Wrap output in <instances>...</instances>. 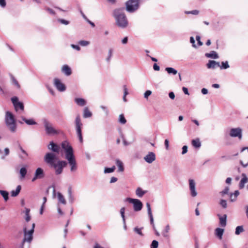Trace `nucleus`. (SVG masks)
<instances>
[{
    "mask_svg": "<svg viewBox=\"0 0 248 248\" xmlns=\"http://www.w3.org/2000/svg\"><path fill=\"white\" fill-rule=\"evenodd\" d=\"M5 123L8 128L13 133L16 131V124L14 115L9 111H7L5 114Z\"/></svg>",
    "mask_w": 248,
    "mask_h": 248,
    "instance_id": "nucleus-4",
    "label": "nucleus"
},
{
    "mask_svg": "<svg viewBox=\"0 0 248 248\" xmlns=\"http://www.w3.org/2000/svg\"><path fill=\"white\" fill-rule=\"evenodd\" d=\"M18 148L20 149V151L22 153V154L19 155V157L22 159V160H25L26 159V158L28 156V153L23 149V148L21 147L20 145H19Z\"/></svg>",
    "mask_w": 248,
    "mask_h": 248,
    "instance_id": "nucleus-21",
    "label": "nucleus"
},
{
    "mask_svg": "<svg viewBox=\"0 0 248 248\" xmlns=\"http://www.w3.org/2000/svg\"><path fill=\"white\" fill-rule=\"evenodd\" d=\"M59 22H60L62 24H64V25H68L69 24V22L67 20H66L65 19H59L58 20Z\"/></svg>",
    "mask_w": 248,
    "mask_h": 248,
    "instance_id": "nucleus-54",
    "label": "nucleus"
},
{
    "mask_svg": "<svg viewBox=\"0 0 248 248\" xmlns=\"http://www.w3.org/2000/svg\"><path fill=\"white\" fill-rule=\"evenodd\" d=\"M158 246V243L156 240H153L151 245V248H157Z\"/></svg>",
    "mask_w": 248,
    "mask_h": 248,
    "instance_id": "nucleus-49",
    "label": "nucleus"
},
{
    "mask_svg": "<svg viewBox=\"0 0 248 248\" xmlns=\"http://www.w3.org/2000/svg\"><path fill=\"white\" fill-rule=\"evenodd\" d=\"M92 114L91 112L89 110L88 108L86 107L84 108L83 111V117L84 118H89L91 117Z\"/></svg>",
    "mask_w": 248,
    "mask_h": 248,
    "instance_id": "nucleus-31",
    "label": "nucleus"
},
{
    "mask_svg": "<svg viewBox=\"0 0 248 248\" xmlns=\"http://www.w3.org/2000/svg\"><path fill=\"white\" fill-rule=\"evenodd\" d=\"M244 229L242 226H239L236 227L235 229V233L236 234H239L241 232H244Z\"/></svg>",
    "mask_w": 248,
    "mask_h": 248,
    "instance_id": "nucleus-45",
    "label": "nucleus"
},
{
    "mask_svg": "<svg viewBox=\"0 0 248 248\" xmlns=\"http://www.w3.org/2000/svg\"><path fill=\"white\" fill-rule=\"evenodd\" d=\"M43 124L45 128L46 133L48 135H55L60 133L61 131L56 129L53 124L46 119H43Z\"/></svg>",
    "mask_w": 248,
    "mask_h": 248,
    "instance_id": "nucleus-5",
    "label": "nucleus"
},
{
    "mask_svg": "<svg viewBox=\"0 0 248 248\" xmlns=\"http://www.w3.org/2000/svg\"><path fill=\"white\" fill-rule=\"evenodd\" d=\"M165 147H166V149L167 150H168L169 149V140H167V139H166L165 140Z\"/></svg>",
    "mask_w": 248,
    "mask_h": 248,
    "instance_id": "nucleus-61",
    "label": "nucleus"
},
{
    "mask_svg": "<svg viewBox=\"0 0 248 248\" xmlns=\"http://www.w3.org/2000/svg\"><path fill=\"white\" fill-rule=\"evenodd\" d=\"M116 164L118 167V171L123 172L124 170L123 163L119 159L116 160Z\"/></svg>",
    "mask_w": 248,
    "mask_h": 248,
    "instance_id": "nucleus-25",
    "label": "nucleus"
},
{
    "mask_svg": "<svg viewBox=\"0 0 248 248\" xmlns=\"http://www.w3.org/2000/svg\"><path fill=\"white\" fill-rule=\"evenodd\" d=\"M186 13L187 14H191L192 15H197L199 13V11L197 10H194L191 11L186 12Z\"/></svg>",
    "mask_w": 248,
    "mask_h": 248,
    "instance_id": "nucleus-52",
    "label": "nucleus"
},
{
    "mask_svg": "<svg viewBox=\"0 0 248 248\" xmlns=\"http://www.w3.org/2000/svg\"><path fill=\"white\" fill-rule=\"evenodd\" d=\"M152 94V92L150 90L146 91L144 93V97L146 99H148V97Z\"/></svg>",
    "mask_w": 248,
    "mask_h": 248,
    "instance_id": "nucleus-51",
    "label": "nucleus"
},
{
    "mask_svg": "<svg viewBox=\"0 0 248 248\" xmlns=\"http://www.w3.org/2000/svg\"><path fill=\"white\" fill-rule=\"evenodd\" d=\"M217 217L219 218L220 226L225 227L227 224V215L225 214L223 215L217 214Z\"/></svg>",
    "mask_w": 248,
    "mask_h": 248,
    "instance_id": "nucleus-18",
    "label": "nucleus"
},
{
    "mask_svg": "<svg viewBox=\"0 0 248 248\" xmlns=\"http://www.w3.org/2000/svg\"><path fill=\"white\" fill-rule=\"evenodd\" d=\"M169 97L171 99H174V98H175V94L174 93H173V92H170L169 93Z\"/></svg>",
    "mask_w": 248,
    "mask_h": 248,
    "instance_id": "nucleus-64",
    "label": "nucleus"
},
{
    "mask_svg": "<svg viewBox=\"0 0 248 248\" xmlns=\"http://www.w3.org/2000/svg\"><path fill=\"white\" fill-rule=\"evenodd\" d=\"M115 170V167L113 166L111 168H106L104 170V173H108L112 172L114 171Z\"/></svg>",
    "mask_w": 248,
    "mask_h": 248,
    "instance_id": "nucleus-41",
    "label": "nucleus"
},
{
    "mask_svg": "<svg viewBox=\"0 0 248 248\" xmlns=\"http://www.w3.org/2000/svg\"><path fill=\"white\" fill-rule=\"evenodd\" d=\"M123 89H124V96H123V100L124 102H126V96L128 94V90H127L126 85L123 86Z\"/></svg>",
    "mask_w": 248,
    "mask_h": 248,
    "instance_id": "nucleus-42",
    "label": "nucleus"
},
{
    "mask_svg": "<svg viewBox=\"0 0 248 248\" xmlns=\"http://www.w3.org/2000/svg\"><path fill=\"white\" fill-rule=\"evenodd\" d=\"M207 58H210L212 59H218V56L217 53L215 51H211L210 53H207L205 54Z\"/></svg>",
    "mask_w": 248,
    "mask_h": 248,
    "instance_id": "nucleus-24",
    "label": "nucleus"
},
{
    "mask_svg": "<svg viewBox=\"0 0 248 248\" xmlns=\"http://www.w3.org/2000/svg\"><path fill=\"white\" fill-rule=\"evenodd\" d=\"M140 0H129L126 2V9L130 12L132 13L137 10L139 6Z\"/></svg>",
    "mask_w": 248,
    "mask_h": 248,
    "instance_id": "nucleus-7",
    "label": "nucleus"
},
{
    "mask_svg": "<svg viewBox=\"0 0 248 248\" xmlns=\"http://www.w3.org/2000/svg\"><path fill=\"white\" fill-rule=\"evenodd\" d=\"M11 100L16 111H17L18 108L22 111L24 110V107L23 103L21 102H19L18 99L17 97L15 96L12 97L11 98Z\"/></svg>",
    "mask_w": 248,
    "mask_h": 248,
    "instance_id": "nucleus-11",
    "label": "nucleus"
},
{
    "mask_svg": "<svg viewBox=\"0 0 248 248\" xmlns=\"http://www.w3.org/2000/svg\"><path fill=\"white\" fill-rule=\"evenodd\" d=\"M27 170L25 167H22L20 169L19 173L21 178H24L27 174Z\"/></svg>",
    "mask_w": 248,
    "mask_h": 248,
    "instance_id": "nucleus-37",
    "label": "nucleus"
},
{
    "mask_svg": "<svg viewBox=\"0 0 248 248\" xmlns=\"http://www.w3.org/2000/svg\"><path fill=\"white\" fill-rule=\"evenodd\" d=\"M165 70L169 73V74H172L174 75H175L177 73V71L173 68L172 67H167L165 69Z\"/></svg>",
    "mask_w": 248,
    "mask_h": 248,
    "instance_id": "nucleus-34",
    "label": "nucleus"
},
{
    "mask_svg": "<svg viewBox=\"0 0 248 248\" xmlns=\"http://www.w3.org/2000/svg\"><path fill=\"white\" fill-rule=\"evenodd\" d=\"M58 198L59 201L63 204H66V201L63 195L60 192L58 193Z\"/></svg>",
    "mask_w": 248,
    "mask_h": 248,
    "instance_id": "nucleus-36",
    "label": "nucleus"
},
{
    "mask_svg": "<svg viewBox=\"0 0 248 248\" xmlns=\"http://www.w3.org/2000/svg\"><path fill=\"white\" fill-rule=\"evenodd\" d=\"M54 85L60 92H63L65 90V86L58 78L54 79Z\"/></svg>",
    "mask_w": 248,
    "mask_h": 248,
    "instance_id": "nucleus-14",
    "label": "nucleus"
},
{
    "mask_svg": "<svg viewBox=\"0 0 248 248\" xmlns=\"http://www.w3.org/2000/svg\"><path fill=\"white\" fill-rule=\"evenodd\" d=\"M0 193L1 195L3 197L4 201L5 202L7 201L9 199V193L5 190H0Z\"/></svg>",
    "mask_w": 248,
    "mask_h": 248,
    "instance_id": "nucleus-32",
    "label": "nucleus"
},
{
    "mask_svg": "<svg viewBox=\"0 0 248 248\" xmlns=\"http://www.w3.org/2000/svg\"><path fill=\"white\" fill-rule=\"evenodd\" d=\"M112 52H113V49L111 48L109 49L108 50V56L107 58V61L108 62H109V61L112 57Z\"/></svg>",
    "mask_w": 248,
    "mask_h": 248,
    "instance_id": "nucleus-50",
    "label": "nucleus"
},
{
    "mask_svg": "<svg viewBox=\"0 0 248 248\" xmlns=\"http://www.w3.org/2000/svg\"><path fill=\"white\" fill-rule=\"evenodd\" d=\"M35 227V223L32 224L31 229L27 231L26 228H24V239L22 243V247L21 248H23V245L25 242L30 243L32 240V234L34 232V229Z\"/></svg>",
    "mask_w": 248,
    "mask_h": 248,
    "instance_id": "nucleus-6",
    "label": "nucleus"
},
{
    "mask_svg": "<svg viewBox=\"0 0 248 248\" xmlns=\"http://www.w3.org/2000/svg\"><path fill=\"white\" fill-rule=\"evenodd\" d=\"M142 229H143V228H139L138 227H135L134 229V231L137 234H139L140 236H143V234L141 231Z\"/></svg>",
    "mask_w": 248,
    "mask_h": 248,
    "instance_id": "nucleus-44",
    "label": "nucleus"
},
{
    "mask_svg": "<svg viewBox=\"0 0 248 248\" xmlns=\"http://www.w3.org/2000/svg\"><path fill=\"white\" fill-rule=\"evenodd\" d=\"M76 129L78 139L81 143L83 142V138L81 133V126L82 124L81 122L80 118L79 115L77 116L75 120Z\"/></svg>",
    "mask_w": 248,
    "mask_h": 248,
    "instance_id": "nucleus-9",
    "label": "nucleus"
},
{
    "mask_svg": "<svg viewBox=\"0 0 248 248\" xmlns=\"http://www.w3.org/2000/svg\"><path fill=\"white\" fill-rule=\"evenodd\" d=\"M61 145L62 148L64 150L65 158L68 161L70 166V170L71 171L76 170L77 169V166L72 146L67 141H64L62 142Z\"/></svg>",
    "mask_w": 248,
    "mask_h": 248,
    "instance_id": "nucleus-2",
    "label": "nucleus"
},
{
    "mask_svg": "<svg viewBox=\"0 0 248 248\" xmlns=\"http://www.w3.org/2000/svg\"><path fill=\"white\" fill-rule=\"evenodd\" d=\"M119 122L122 124H125L126 123V120L123 114L119 115Z\"/></svg>",
    "mask_w": 248,
    "mask_h": 248,
    "instance_id": "nucleus-46",
    "label": "nucleus"
},
{
    "mask_svg": "<svg viewBox=\"0 0 248 248\" xmlns=\"http://www.w3.org/2000/svg\"><path fill=\"white\" fill-rule=\"evenodd\" d=\"M148 216L150 218V223L152 225L153 228L154 230H155V225L154 222V218L152 214H148Z\"/></svg>",
    "mask_w": 248,
    "mask_h": 248,
    "instance_id": "nucleus-48",
    "label": "nucleus"
},
{
    "mask_svg": "<svg viewBox=\"0 0 248 248\" xmlns=\"http://www.w3.org/2000/svg\"><path fill=\"white\" fill-rule=\"evenodd\" d=\"M240 156L241 159L240 162L244 167L248 165V148H244L241 151Z\"/></svg>",
    "mask_w": 248,
    "mask_h": 248,
    "instance_id": "nucleus-10",
    "label": "nucleus"
},
{
    "mask_svg": "<svg viewBox=\"0 0 248 248\" xmlns=\"http://www.w3.org/2000/svg\"><path fill=\"white\" fill-rule=\"evenodd\" d=\"M126 201L133 204V209L135 211L138 212L142 209L143 204L140 200L127 198Z\"/></svg>",
    "mask_w": 248,
    "mask_h": 248,
    "instance_id": "nucleus-8",
    "label": "nucleus"
},
{
    "mask_svg": "<svg viewBox=\"0 0 248 248\" xmlns=\"http://www.w3.org/2000/svg\"><path fill=\"white\" fill-rule=\"evenodd\" d=\"M229 188L228 187H226L225 188V189L222 191L221 192H220V194L223 196L225 194H226L228 193L229 192Z\"/></svg>",
    "mask_w": 248,
    "mask_h": 248,
    "instance_id": "nucleus-56",
    "label": "nucleus"
},
{
    "mask_svg": "<svg viewBox=\"0 0 248 248\" xmlns=\"http://www.w3.org/2000/svg\"><path fill=\"white\" fill-rule=\"evenodd\" d=\"M78 43L81 46H88L90 44V42L88 41L80 40Z\"/></svg>",
    "mask_w": 248,
    "mask_h": 248,
    "instance_id": "nucleus-47",
    "label": "nucleus"
},
{
    "mask_svg": "<svg viewBox=\"0 0 248 248\" xmlns=\"http://www.w3.org/2000/svg\"><path fill=\"white\" fill-rule=\"evenodd\" d=\"M146 205V207L147 208L148 214H152V210H151V207L150 203L149 202H147Z\"/></svg>",
    "mask_w": 248,
    "mask_h": 248,
    "instance_id": "nucleus-55",
    "label": "nucleus"
},
{
    "mask_svg": "<svg viewBox=\"0 0 248 248\" xmlns=\"http://www.w3.org/2000/svg\"><path fill=\"white\" fill-rule=\"evenodd\" d=\"M206 66L208 69H214L220 66V63L213 60H209L206 64Z\"/></svg>",
    "mask_w": 248,
    "mask_h": 248,
    "instance_id": "nucleus-16",
    "label": "nucleus"
},
{
    "mask_svg": "<svg viewBox=\"0 0 248 248\" xmlns=\"http://www.w3.org/2000/svg\"><path fill=\"white\" fill-rule=\"evenodd\" d=\"M56 159V156L53 153H47L44 156L45 161L50 166L53 167L55 170L56 174L59 175L62 172L63 168L67 165V162L65 161H59L55 163Z\"/></svg>",
    "mask_w": 248,
    "mask_h": 248,
    "instance_id": "nucleus-1",
    "label": "nucleus"
},
{
    "mask_svg": "<svg viewBox=\"0 0 248 248\" xmlns=\"http://www.w3.org/2000/svg\"><path fill=\"white\" fill-rule=\"evenodd\" d=\"M153 68L155 71H159L160 67L156 63H155L153 65Z\"/></svg>",
    "mask_w": 248,
    "mask_h": 248,
    "instance_id": "nucleus-63",
    "label": "nucleus"
},
{
    "mask_svg": "<svg viewBox=\"0 0 248 248\" xmlns=\"http://www.w3.org/2000/svg\"><path fill=\"white\" fill-rule=\"evenodd\" d=\"M124 212H125V208L124 207H122L120 209V214L121 216V217L123 218V221L124 224L125 225V216H124Z\"/></svg>",
    "mask_w": 248,
    "mask_h": 248,
    "instance_id": "nucleus-39",
    "label": "nucleus"
},
{
    "mask_svg": "<svg viewBox=\"0 0 248 248\" xmlns=\"http://www.w3.org/2000/svg\"><path fill=\"white\" fill-rule=\"evenodd\" d=\"M68 199L70 203H73L75 201V198L72 194V191L71 188L69 187L68 190Z\"/></svg>",
    "mask_w": 248,
    "mask_h": 248,
    "instance_id": "nucleus-30",
    "label": "nucleus"
},
{
    "mask_svg": "<svg viewBox=\"0 0 248 248\" xmlns=\"http://www.w3.org/2000/svg\"><path fill=\"white\" fill-rule=\"evenodd\" d=\"M21 118L28 125H34L37 124L33 119H27L24 117H21Z\"/></svg>",
    "mask_w": 248,
    "mask_h": 248,
    "instance_id": "nucleus-26",
    "label": "nucleus"
},
{
    "mask_svg": "<svg viewBox=\"0 0 248 248\" xmlns=\"http://www.w3.org/2000/svg\"><path fill=\"white\" fill-rule=\"evenodd\" d=\"M44 172L43 170L41 168H38L34 173V175L32 179V182L35 181L36 179H42L44 177Z\"/></svg>",
    "mask_w": 248,
    "mask_h": 248,
    "instance_id": "nucleus-13",
    "label": "nucleus"
},
{
    "mask_svg": "<svg viewBox=\"0 0 248 248\" xmlns=\"http://www.w3.org/2000/svg\"><path fill=\"white\" fill-rule=\"evenodd\" d=\"M189 187L190 192V195L192 197H195L197 195V192L196 190V183L194 180L189 179Z\"/></svg>",
    "mask_w": 248,
    "mask_h": 248,
    "instance_id": "nucleus-12",
    "label": "nucleus"
},
{
    "mask_svg": "<svg viewBox=\"0 0 248 248\" xmlns=\"http://www.w3.org/2000/svg\"><path fill=\"white\" fill-rule=\"evenodd\" d=\"M196 40L198 42V44L199 46H201L203 45V43L202 42H201V37L199 35H197L196 36Z\"/></svg>",
    "mask_w": 248,
    "mask_h": 248,
    "instance_id": "nucleus-53",
    "label": "nucleus"
},
{
    "mask_svg": "<svg viewBox=\"0 0 248 248\" xmlns=\"http://www.w3.org/2000/svg\"><path fill=\"white\" fill-rule=\"evenodd\" d=\"M71 46L73 48L75 49L76 50H77L78 51H79L80 50V47L78 46V45L72 44L71 45Z\"/></svg>",
    "mask_w": 248,
    "mask_h": 248,
    "instance_id": "nucleus-59",
    "label": "nucleus"
},
{
    "mask_svg": "<svg viewBox=\"0 0 248 248\" xmlns=\"http://www.w3.org/2000/svg\"><path fill=\"white\" fill-rule=\"evenodd\" d=\"M224 230L222 228H217L215 230V233L216 235H223Z\"/></svg>",
    "mask_w": 248,
    "mask_h": 248,
    "instance_id": "nucleus-38",
    "label": "nucleus"
},
{
    "mask_svg": "<svg viewBox=\"0 0 248 248\" xmlns=\"http://www.w3.org/2000/svg\"><path fill=\"white\" fill-rule=\"evenodd\" d=\"M242 130L240 128H233V137H238L239 140H241Z\"/></svg>",
    "mask_w": 248,
    "mask_h": 248,
    "instance_id": "nucleus-19",
    "label": "nucleus"
},
{
    "mask_svg": "<svg viewBox=\"0 0 248 248\" xmlns=\"http://www.w3.org/2000/svg\"><path fill=\"white\" fill-rule=\"evenodd\" d=\"M62 72L66 75L69 76L71 74V68L67 65H64L63 66L62 68Z\"/></svg>",
    "mask_w": 248,
    "mask_h": 248,
    "instance_id": "nucleus-23",
    "label": "nucleus"
},
{
    "mask_svg": "<svg viewBox=\"0 0 248 248\" xmlns=\"http://www.w3.org/2000/svg\"><path fill=\"white\" fill-rule=\"evenodd\" d=\"M220 204L223 207L226 208L227 206L226 201L225 200H222L220 202Z\"/></svg>",
    "mask_w": 248,
    "mask_h": 248,
    "instance_id": "nucleus-60",
    "label": "nucleus"
},
{
    "mask_svg": "<svg viewBox=\"0 0 248 248\" xmlns=\"http://www.w3.org/2000/svg\"><path fill=\"white\" fill-rule=\"evenodd\" d=\"M242 176H243V178L241 180V181L239 184V187L240 189H242V188H244L245 184H246L248 181V179L245 174L243 173Z\"/></svg>",
    "mask_w": 248,
    "mask_h": 248,
    "instance_id": "nucleus-20",
    "label": "nucleus"
},
{
    "mask_svg": "<svg viewBox=\"0 0 248 248\" xmlns=\"http://www.w3.org/2000/svg\"><path fill=\"white\" fill-rule=\"evenodd\" d=\"M155 154L152 152H150L144 157V159L146 162L150 164L155 160Z\"/></svg>",
    "mask_w": 248,
    "mask_h": 248,
    "instance_id": "nucleus-15",
    "label": "nucleus"
},
{
    "mask_svg": "<svg viewBox=\"0 0 248 248\" xmlns=\"http://www.w3.org/2000/svg\"><path fill=\"white\" fill-rule=\"evenodd\" d=\"M47 148L49 150L53 151V152L57 153V154L59 153L60 151V147L54 143L53 141H50L49 144L47 146Z\"/></svg>",
    "mask_w": 248,
    "mask_h": 248,
    "instance_id": "nucleus-17",
    "label": "nucleus"
},
{
    "mask_svg": "<svg viewBox=\"0 0 248 248\" xmlns=\"http://www.w3.org/2000/svg\"><path fill=\"white\" fill-rule=\"evenodd\" d=\"M0 5L2 7H4L6 6L5 0H0Z\"/></svg>",
    "mask_w": 248,
    "mask_h": 248,
    "instance_id": "nucleus-62",
    "label": "nucleus"
},
{
    "mask_svg": "<svg viewBox=\"0 0 248 248\" xmlns=\"http://www.w3.org/2000/svg\"><path fill=\"white\" fill-rule=\"evenodd\" d=\"M75 102L79 106H84L86 105V101L81 98H76L75 99Z\"/></svg>",
    "mask_w": 248,
    "mask_h": 248,
    "instance_id": "nucleus-28",
    "label": "nucleus"
},
{
    "mask_svg": "<svg viewBox=\"0 0 248 248\" xmlns=\"http://www.w3.org/2000/svg\"><path fill=\"white\" fill-rule=\"evenodd\" d=\"M190 42L191 44H192V46L194 47H196V46L195 44V39L193 37H190Z\"/></svg>",
    "mask_w": 248,
    "mask_h": 248,
    "instance_id": "nucleus-58",
    "label": "nucleus"
},
{
    "mask_svg": "<svg viewBox=\"0 0 248 248\" xmlns=\"http://www.w3.org/2000/svg\"><path fill=\"white\" fill-rule=\"evenodd\" d=\"M192 145L196 148H199L201 146V143L199 139L193 140L191 141Z\"/></svg>",
    "mask_w": 248,
    "mask_h": 248,
    "instance_id": "nucleus-27",
    "label": "nucleus"
},
{
    "mask_svg": "<svg viewBox=\"0 0 248 248\" xmlns=\"http://www.w3.org/2000/svg\"><path fill=\"white\" fill-rule=\"evenodd\" d=\"M124 8L114 10L113 16L115 19L116 24L119 28L124 29L128 26V22L124 13Z\"/></svg>",
    "mask_w": 248,
    "mask_h": 248,
    "instance_id": "nucleus-3",
    "label": "nucleus"
},
{
    "mask_svg": "<svg viewBox=\"0 0 248 248\" xmlns=\"http://www.w3.org/2000/svg\"><path fill=\"white\" fill-rule=\"evenodd\" d=\"M145 191H143L140 187H138L136 191V194L139 197H142L145 193Z\"/></svg>",
    "mask_w": 248,
    "mask_h": 248,
    "instance_id": "nucleus-33",
    "label": "nucleus"
},
{
    "mask_svg": "<svg viewBox=\"0 0 248 248\" xmlns=\"http://www.w3.org/2000/svg\"><path fill=\"white\" fill-rule=\"evenodd\" d=\"M170 230V226L169 224L166 225L164 229L162 231V234L163 236L166 238L169 237V232Z\"/></svg>",
    "mask_w": 248,
    "mask_h": 248,
    "instance_id": "nucleus-22",
    "label": "nucleus"
},
{
    "mask_svg": "<svg viewBox=\"0 0 248 248\" xmlns=\"http://www.w3.org/2000/svg\"><path fill=\"white\" fill-rule=\"evenodd\" d=\"M187 152V146H186V145H185L183 147H182V155H184Z\"/></svg>",
    "mask_w": 248,
    "mask_h": 248,
    "instance_id": "nucleus-57",
    "label": "nucleus"
},
{
    "mask_svg": "<svg viewBox=\"0 0 248 248\" xmlns=\"http://www.w3.org/2000/svg\"><path fill=\"white\" fill-rule=\"evenodd\" d=\"M11 79L12 80V84L14 85L15 86H16L17 89H20V86L19 84L13 76H11Z\"/></svg>",
    "mask_w": 248,
    "mask_h": 248,
    "instance_id": "nucleus-35",
    "label": "nucleus"
},
{
    "mask_svg": "<svg viewBox=\"0 0 248 248\" xmlns=\"http://www.w3.org/2000/svg\"><path fill=\"white\" fill-rule=\"evenodd\" d=\"M21 187L20 185H18L16 188V189L15 190H12L11 192V196L12 197H16L17 196L20 190H21Z\"/></svg>",
    "mask_w": 248,
    "mask_h": 248,
    "instance_id": "nucleus-29",
    "label": "nucleus"
},
{
    "mask_svg": "<svg viewBox=\"0 0 248 248\" xmlns=\"http://www.w3.org/2000/svg\"><path fill=\"white\" fill-rule=\"evenodd\" d=\"M221 69H226L229 67V65L227 61L222 62L221 65L219 67Z\"/></svg>",
    "mask_w": 248,
    "mask_h": 248,
    "instance_id": "nucleus-43",
    "label": "nucleus"
},
{
    "mask_svg": "<svg viewBox=\"0 0 248 248\" xmlns=\"http://www.w3.org/2000/svg\"><path fill=\"white\" fill-rule=\"evenodd\" d=\"M30 210L28 208H26L25 211V220L27 222H28L31 219V216H30Z\"/></svg>",
    "mask_w": 248,
    "mask_h": 248,
    "instance_id": "nucleus-40",
    "label": "nucleus"
}]
</instances>
